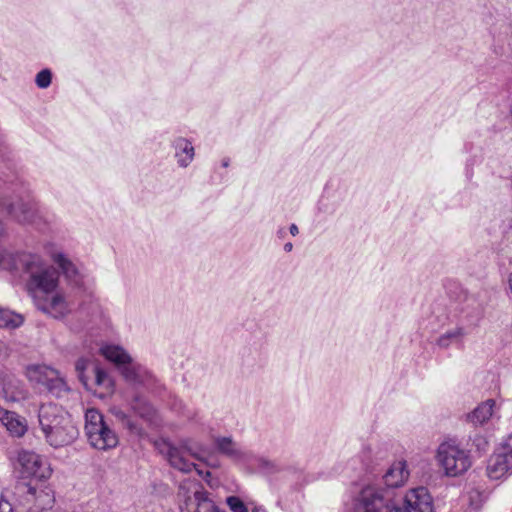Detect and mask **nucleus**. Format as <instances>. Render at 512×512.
<instances>
[{
    "label": "nucleus",
    "instance_id": "1",
    "mask_svg": "<svg viewBox=\"0 0 512 512\" xmlns=\"http://www.w3.org/2000/svg\"><path fill=\"white\" fill-rule=\"evenodd\" d=\"M38 418L46 441L53 447L69 445L78 436L70 415L56 404L41 405Z\"/></svg>",
    "mask_w": 512,
    "mask_h": 512
},
{
    "label": "nucleus",
    "instance_id": "9",
    "mask_svg": "<svg viewBox=\"0 0 512 512\" xmlns=\"http://www.w3.org/2000/svg\"><path fill=\"white\" fill-rule=\"evenodd\" d=\"M21 493L23 505L29 512H42L53 507L55 497L49 487H38L29 483H21L18 486Z\"/></svg>",
    "mask_w": 512,
    "mask_h": 512
},
{
    "label": "nucleus",
    "instance_id": "28",
    "mask_svg": "<svg viewBox=\"0 0 512 512\" xmlns=\"http://www.w3.org/2000/svg\"><path fill=\"white\" fill-rule=\"evenodd\" d=\"M116 417L122 422V424L130 431V433L142 437L145 432L141 426L133 421L127 414L122 411L116 413Z\"/></svg>",
    "mask_w": 512,
    "mask_h": 512
},
{
    "label": "nucleus",
    "instance_id": "31",
    "mask_svg": "<svg viewBox=\"0 0 512 512\" xmlns=\"http://www.w3.org/2000/svg\"><path fill=\"white\" fill-rule=\"evenodd\" d=\"M226 504L232 512H248L247 506L238 496L227 497Z\"/></svg>",
    "mask_w": 512,
    "mask_h": 512
},
{
    "label": "nucleus",
    "instance_id": "33",
    "mask_svg": "<svg viewBox=\"0 0 512 512\" xmlns=\"http://www.w3.org/2000/svg\"><path fill=\"white\" fill-rule=\"evenodd\" d=\"M474 444L477 448V451H479V452H485L487 450L488 442L486 441L485 438H483L481 436L475 437Z\"/></svg>",
    "mask_w": 512,
    "mask_h": 512
},
{
    "label": "nucleus",
    "instance_id": "34",
    "mask_svg": "<svg viewBox=\"0 0 512 512\" xmlns=\"http://www.w3.org/2000/svg\"><path fill=\"white\" fill-rule=\"evenodd\" d=\"M0 512H12L11 505L8 501H0Z\"/></svg>",
    "mask_w": 512,
    "mask_h": 512
},
{
    "label": "nucleus",
    "instance_id": "38",
    "mask_svg": "<svg viewBox=\"0 0 512 512\" xmlns=\"http://www.w3.org/2000/svg\"><path fill=\"white\" fill-rule=\"evenodd\" d=\"M252 512H266V510L262 507H254Z\"/></svg>",
    "mask_w": 512,
    "mask_h": 512
},
{
    "label": "nucleus",
    "instance_id": "41",
    "mask_svg": "<svg viewBox=\"0 0 512 512\" xmlns=\"http://www.w3.org/2000/svg\"><path fill=\"white\" fill-rule=\"evenodd\" d=\"M211 476V473L209 471L206 472V477Z\"/></svg>",
    "mask_w": 512,
    "mask_h": 512
},
{
    "label": "nucleus",
    "instance_id": "32",
    "mask_svg": "<svg viewBox=\"0 0 512 512\" xmlns=\"http://www.w3.org/2000/svg\"><path fill=\"white\" fill-rule=\"evenodd\" d=\"M361 456L363 457V465L369 467L373 462V450L370 446H365L362 449Z\"/></svg>",
    "mask_w": 512,
    "mask_h": 512
},
{
    "label": "nucleus",
    "instance_id": "5",
    "mask_svg": "<svg viewBox=\"0 0 512 512\" xmlns=\"http://www.w3.org/2000/svg\"><path fill=\"white\" fill-rule=\"evenodd\" d=\"M85 433L92 447L98 450L114 448L118 436L104 420V416L94 408L85 413Z\"/></svg>",
    "mask_w": 512,
    "mask_h": 512
},
{
    "label": "nucleus",
    "instance_id": "29",
    "mask_svg": "<svg viewBox=\"0 0 512 512\" xmlns=\"http://www.w3.org/2000/svg\"><path fill=\"white\" fill-rule=\"evenodd\" d=\"M258 469L260 472L271 475L280 471L279 466L274 462L266 458L258 459Z\"/></svg>",
    "mask_w": 512,
    "mask_h": 512
},
{
    "label": "nucleus",
    "instance_id": "18",
    "mask_svg": "<svg viewBox=\"0 0 512 512\" xmlns=\"http://www.w3.org/2000/svg\"><path fill=\"white\" fill-rule=\"evenodd\" d=\"M172 147L175 150L174 156L178 166L187 168L195 157V149L192 143L184 137H177L173 140Z\"/></svg>",
    "mask_w": 512,
    "mask_h": 512
},
{
    "label": "nucleus",
    "instance_id": "35",
    "mask_svg": "<svg viewBox=\"0 0 512 512\" xmlns=\"http://www.w3.org/2000/svg\"><path fill=\"white\" fill-rule=\"evenodd\" d=\"M289 232L291 233V235L293 236H296L298 235L299 233V229H298V226L296 224H291L290 227H289Z\"/></svg>",
    "mask_w": 512,
    "mask_h": 512
},
{
    "label": "nucleus",
    "instance_id": "17",
    "mask_svg": "<svg viewBox=\"0 0 512 512\" xmlns=\"http://www.w3.org/2000/svg\"><path fill=\"white\" fill-rule=\"evenodd\" d=\"M409 477V471L405 460L394 462L383 475V481L387 487L397 488L402 486Z\"/></svg>",
    "mask_w": 512,
    "mask_h": 512
},
{
    "label": "nucleus",
    "instance_id": "13",
    "mask_svg": "<svg viewBox=\"0 0 512 512\" xmlns=\"http://www.w3.org/2000/svg\"><path fill=\"white\" fill-rule=\"evenodd\" d=\"M18 462L21 467L20 472L23 478L32 477L40 480L50 476L49 468L45 467L41 457L34 452H20Z\"/></svg>",
    "mask_w": 512,
    "mask_h": 512
},
{
    "label": "nucleus",
    "instance_id": "26",
    "mask_svg": "<svg viewBox=\"0 0 512 512\" xmlns=\"http://www.w3.org/2000/svg\"><path fill=\"white\" fill-rule=\"evenodd\" d=\"M23 322L24 318L21 314L0 307V328L15 329L20 327Z\"/></svg>",
    "mask_w": 512,
    "mask_h": 512
},
{
    "label": "nucleus",
    "instance_id": "37",
    "mask_svg": "<svg viewBox=\"0 0 512 512\" xmlns=\"http://www.w3.org/2000/svg\"><path fill=\"white\" fill-rule=\"evenodd\" d=\"M230 160L225 158L222 160V167L227 168L229 166Z\"/></svg>",
    "mask_w": 512,
    "mask_h": 512
},
{
    "label": "nucleus",
    "instance_id": "22",
    "mask_svg": "<svg viewBox=\"0 0 512 512\" xmlns=\"http://www.w3.org/2000/svg\"><path fill=\"white\" fill-rule=\"evenodd\" d=\"M2 391L6 400L16 402L26 397L27 391L24 384L15 377L4 379Z\"/></svg>",
    "mask_w": 512,
    "mask_h": 512
},
{
    "label": "nucleus",
    "instance_id": "7",
    "mask_svg": "<svg viewBox=\"0 0 512 512\" xmlns=\"http://www.w3.org/2000/svg\"><path fill=\"white\" fill-rule=\"evenodd\" d=\"M0 212L18 223H31L36 215L37 205L28 196L5 194L0 198Z\"/></svg>",
    "mask_w": 512,
    "mask_h": 512
},
{
    "label": "nucleus",
    "instance_id": "19",
    "mask_svg": "<svg viewBox=\"0 0 512 512\" xmlns=\"http://www.w3.org/2000/svg\"><path fill=\"white\" fill-rule=\"evenodd\" d=\"M0 421L11 435L21 437L27 431L26 420L17 413L0 407Z\"/></svg>",
    "mask_w": 512,
    "mask_h": 512
},
{
    "label": "nucleus",
    "instance_id": "8",
    "mask_svg": "<svg viewBox=\"0 0 512 512\" xmlns=\"http://www.w3.org/2000/svg\"><path fill=\"white\" fill-rule=\"evenodd\" d=\"M391 500L379 487H363L352 500V512H390Z\"/></svg>",
    "mask_w": 512,
    "mask_h": 512
},
{
    "label": "nucleus",
    "instance_id": "11",
    "mask_svg": "<svg viewBox=\"0 0 512 512\" xmlns=\"http://www.w3.org/2000/svg\"><path fill=\"white\" fill-rule=\"evenodd\" d=\"M390 512H433L432 497L424 486L410 489L401 502L392 503Z\"/></svg>",
    "mask_w": 512,
    "mask_h": 512
},
{
    "label": "nucleus",
    "instance_id": "40",
    "mask_svg": "<svg viewBox=\"0 0 512 512\" xmlns=\"http://www.w3.org/2000/svg\"><path fill=\"white\" fill-rule=\"evenodd\" d=\"M509 285H510V289H511V292H512V272H511V275H510V278H509Z\"/></svg>",
    "mask_w": 512,
    "mask_h": 512
},
{
    "label": "nucleus",
    "instance_id": "15",
    "mask_svg": "<svg viewBox=\"0 0 512 512\" xmlns=\"http://www.w3.org/2000/svg\"><path fill=\"white\" fill-rule=\"evenodd\" d=\"M214 446L219 454L234 462H246L249 459V453L243 450L232 437H215Z\"/></svg>",
    "mask_w": 512,
    "mask_h": 512
},
{
    "label": "nucleus",
    "instance_id": "23",
    "mask_svg": "<svg viewBox=\"0 0 512 512\" xmlns=\"http://www.w3.org/2000/svg\"><path fill=\"white\" fill-rule=\"evenodd\" d=\"M44 312L51 314L54 318H63L69 312V306L64 296L59 293L52 295L51 299L42 305Z\"/></svg>",
    "mask_w": 512,
    "mask_h": 512
},
{
    "label": "nucleus",
    "instance_id": "3",
    "mask_svg": "<svg viewBox=\"0 0 512 512\" xmlns=\"http://www.w3.org/2000/svg\"><path fill=\"white\" fill-rule=\"evenodd\" d=\"M154 446L165 457L171 467L185 473L196 469V465L187 456L202 460L200 452L204 451L193 445L189 439H183L179 442V445H176L169 439L160 438L154 442Z\"/></svg>",
    "mask_w": 512,
    "mask_h": 512
},
{
    "label": "nucleus",
    "instance_id": "24",
    "mask_svg": "<svg viewBox=\"0 0 512 512\" xmlns=\"http://www.w3.org/2000/svg\"><path fill=\"white\" fill-rule=\"evenodd\" d=\"M57 372V370L46 365H34L29 367L28 376L30 380L36 381L45 387Z\"/></svg>",
    "mask_w": 512,
    "mask_h": 512
},
{
    "label": "nucleus",
    "instance_id": "14",
    "mask_svg": "<svg viewBox=\"0 0 512 512\" xmlns=\"http://www.w3.org/2000/svg\"><path fill=\"white\" fill-rule=\"evenodd\" d=\"M482 317V305L474 297H468L461 307L457 322L472 334L479 327Z\"/></svg>",
    "mask_w": 512,
    "mask_h": 512
},
{
    "label": "nucleus",
    "instance_id": "4",
    "mask_svg": "<svg viewBox=\"0 0 512 512\" xmlns=\"http://www.w3.org/2000/svg\"><path fill=\"white\" fill-rule=\"evenodd\" d=\"M103 356L115 363L125 380L136 386H146L152 381V374L141 365L132 362L129 354L121 347L108 345L101 349Z\"/></svg>",
    "mask_w": 512,
    "mask_h": 512
},
{
    "label": "nucleus",
    "instance_id": "27",
    "mask_svg": "<svg viewBox=\"0 0 512 512\" xmlns=\"http://www.w3.org/2000/svg\"><path fill=\"white\" fill-rule=\"evenodd\" d=\"M45 389L56 398H62L70 391L69 386L65 380L60 376L59 372L51 379V381L45 386Z\"/></svg>",
    "mask_w": 512,
    "mask_h": 512
},
{
    "label": "nucleus",
    "instance_id": "21",
    "mask_svg": "<svg viewBox=\"0 0 512 512\" xmlns=\"http://www.w3.org/2000/svg\"><path fill=\"white\" fill-rule=\"evenodd\" d=\"M131 409L150 425L157 424V413L154 407L142 396L135 395L131 401Z\"/></svg>",
    "mask_w": 512,
    "mask_h": 512
},
{
    "label": "nucleus",
    "instance_id": "6",
    "mask_svg": "<svg viewBox=\"0 0 512 512\" xmlns=\"http://www.w3.org/2000/svg\"><path fill=\"white\" fill-rule=\"evenodd\" d=\"M437 461L445 475L456 477L466 472L471 466V458L465 449L454 441H446L439 445Z\"/></svg>",
    "mask_w": 512,
    "mask_h": 512
},
{
    "label": "nucleus",
    "instance_id": "2",
    "mask_svg": "<svg viewBox=\"0 0 512 512\" xmlns=\"http://www.w3.org/2000/svg\"><path fill=\"white\" fill-rule=\"evenodd\" d=\"M177 501L179 512H226L216 505L196 478H185L179 483Z\"/></svg>",
    "mask_w": 512,
    "mask_h": 512
},
{
    "label": "nucleus",
    "instance_id": "36",
    "mask_svg": "<svg viewBox=\"0 0 512 512\" xmlns=\"http://www.w3.org/2000/svg\"><path fill=\"white\" fill-rule=\"evenodd\" d=\"M293 249V244L291 242H287L284 244V251L291 252Z\"/></svg>",
    "mask_w": 512,
    "mask_h": 512
},
{
    "label": "nucleus",
    "instance_id": "20",
    "mask_svg": "<svg viewBox=\"0 0 512 512\" xmlns=\"http://www.w3.org/2000/svg\"><path fill=\"white\" fill-rule=\"evenodd\" d=\"M52 259L71 284L75 286H80L82 284V276L78 268L65 254L54 253Z\"/></svg>",
    "mask_w": 512,
    "mask_h": 512
},
{
    "label": "nucleus",
    "instance_id": "39",
    "mask_svg": "<svg viewBox=\"0 0 512 512\" xmlns=\"http://www.w3.org/2000/svg\"><path fill=\"white\" fill-rule=\"evenodd\" d=\"M508 46L510 48V51L512 52V32H511V35L509 36Z\"/></svg>",
    "mask_w": 512,
    "mask_h": 512
},
{
    "label": "nucleus",
    "instance_id": "30",
    "mask_svg": "<svg viewBox=\"0 0 512 512\" xmlns=\"http://www.w3.org/2000/svg\"><path fill=\"white\" fill-rule=\"evenodd\" d=\"M52 73L49 69H43L37 73L35 77V83L38 88L46 89L51 85Z\"/></svg>",
    "mask_w": 512,
    "mask_h": 512
},
{
    "label": "nucleus",
    "instance_id": "10",
    "mask_svg": "<svg viewBox=\"0 0 512 512\" xmlns=\"http://www.w3.org/2000/svg\"><path fill=\"white\" fill-rule=\"evenodd\" d=\"M75 368L80 381L87 389H91L93 385L107 390L113 387V381L109 374L94 361L80 358L76 361Z\"/></svg>",
    "mask_w": 512,
    "mask_h": 512
},
{
    "label": "nucleus",
    "instance_id": "25",
    "mask_svg": "<svg viewBox=\"0 0 512 512\" xmlns=\"http://www.w3.org/2000/svg\"><path fill=\"white\" fill-rule=\"evenodd\" d=\"M494 405L495 401L492 399L481 403L468 415V420L474 425L485 423L492 416Z\"/></svg>",
    "mask_w": 512,
    "mask_h": 512
},
{
    "label": "nucleus",
    "instance_id": "12",
    "mask_svg": "<svg viewBox=\"0 0 512 512\" xmlns=\"http://www.w3.org/2000/svg\"><path fill=\"white\" fill-rule=\"evenodd\" d=\"M512 473V448L505 445L499 448L489 459L487 475L490 479L499 480Z\"/></svg>",
    "mask_w": 512,
    "mask_h": 512
},
{
    "label": "nucleus",
    "instance_id": "16",
    "mask_svg": "<svg viewBox=\"0 0 512 512\" xmlns=\"http://www.w3.org/2000/svg\"><path fill=\"white\" fill-rule=\"evenodd\" d=\"M470 334L468 329L457 322L455 327L446 330L437 338L436 345L440 349H448L452 345L463 347L465 338Z\"/></svg>",
    "mask_w": 512,
    "mask_h": 512
}]
</instances>
